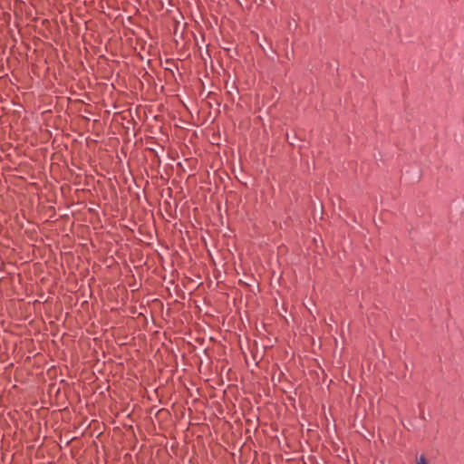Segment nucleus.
Here are the masks:
<instances>
[{
    "label": "nucleus",
    "mask_w": 464,
    "mask_h": 464,
    "mask_svg": "<svg viewBox=\"0 0 464 464\" xmlns=\"http://www.w3.org/2000/svg\"><path fill=\"white\" fill-rule=\"evenodd\" d=\"M417 464H428V462H427L426 459L423 456H420L417 459Z\"/></svg>",
    "instance_id": "obj_1"
}]
</instances>
